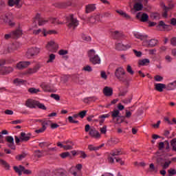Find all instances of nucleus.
I'll list each match as a JSON object with an SVG mask.
<instances>
[{"instance_id":"nucleus-1","label":"nucleus","mask_w":176,"mask_h":176,"mask_svg":"<svg viewBox=\"0 0 176 176\" xmlns=\"http://www.w3.org/2000/svg\"><path fill=\"white\" fill-rule=\"evenodd\" d=\"M156 162L157 164H160V166H162L163 168V170L160 171L161 175H166V169L170 167V165L171 164V161L167 160L164 157V156H159L157 157Z\"/></svg>"},{"instance_id":"nucleus-2","label":"nucleus","mask_w":176,"mask_h":176,"mask_svg":"<svg viewBox=\"0 0 176 176\" xmlns=\"http://www.w3.org/2000/svg\"><path fill=\"white\" fill-rule=\"evenodd\" d=\"M67 25L69 30H75L78 25H79V21L74 16V14H69L66 17Z\"/></svg>"},{"instance_id":"nucleus-3","label":"nucleus","mask_w":176,"mask_h":176,"mask_svg":"<svg viewBox=\"0 0 176 176\" xmlns=\"http://www.w3.org/2000/svg\"><path fill=\"white\" fill-rule=\"evenodd\" d=\"M116 78L120 82H126L127 80V77L126 76V71L123 67H118L114 73Z\"/></svg>"},{"instance_id":"nucleus-4","label":"nucleus","mask_w":176,"mask_h":176,"mask_svg":"<svg viewBox=\"0 0 176 176\" xmlns=\"http://www.w3.org/2000/svg\"><path fill=\"white\" fill-rule=\"evenodd\" d=\"M23 34V32L21 30L18 29L10 34H5L4 38L5 39H10V38H13L14 39H16V38H20Z\"/></svg>"},{"instance_id":"nucleus-5","label":"nucleus","mask_w":176,"mask_h":176,"mask_svg":"<svg viewBox=\"0 0 176 176\" xmlns=\"http://www.w3.org/2000/svg\"><path fill=\"white\" fill-rule=\"evenodd\" d=\"M46 49L48 50V52L56 53V52L58 50V45H57V43H56L54 41H51L47 43Z\"/></svg>"},{"instance_id":"nucleus-6","label":"nucleus","mask_w":176,"mask_h":176,"mask_svg":"<svg viewBox=\"0 0 176 176\" xmlns=\"http://www.w3.org/2000/svg\"><path fill=\"white\" fill-rule=\"evenodd\" d=\"M9 16H10V14L8 12H3L1 16L0 19L3 21V23H8V25L10 27H13L14 25V22L12 21L9 19Z\"/></svg>"},{"instance_id":"nucleus-7","label":"nucleus","mask_w":176,"mask_h":176,"mask_svg":"<svg viewBox=\"0 0 176 176\" xmlns=\"http://www.w3.org/2000/svg\"><path fill=\"white\" fill-rule=\"evenodd\" d=\"M122 151L121 150H114L110 153V155H109L108 160L110 163H114L115 162V156H119L120 155H122Z\"/></svg>"},{"instance_id":"nucleus-8","label":"nucleus","mask_w":176,"mask_h":176,"mask_svg":"<svg viewBox=\"0 0 176 176\" xmlns=\"http://www.w3.org/2000/svg\"><path fill=\"white\" fill-rule=\"evenodd\" d=\"M33 21L35 23V24L38 23V25L41 27L42 25H45V24H46V23H47L49 21L44 19L43 18L41 17V14H37L34 18Z\"/></svg>"},{"instance_id":"nucleus-9","label":"nucleus","mask_w":176,"mask_h":176,"mask_svg":"<svg viewBox=\"0 0 176 176\" xmlns=\"http://www.w3.org/2000/svg\"><path fill=\"white\" fill-rule=\"evenodd\" d=\"M39 52V48L38 47L30 48L28 50L26 53V57L28 58H32V57H34V56H36V54H38Z\"/></svg>"},{"instance_id":"nucleus-10","label":"nucleus","mask_w":176,"mask_h":176,"mask_svg":"<svg viewBox=\"0 0 176 176\" xmlns=\"http://www.w3.org/2000/svg\"><path fill=\"white\" fill-rule=\"evenodd\" d=\"M14 170L15 172H16L19 175H21L22 173L23 172V174H31V170H25V168L24 166L20 165L18 166H14Z\"/></svg>"},{"instance_id":"nucleus-11","label":"nucleus","mask_w":176,"mask_h":176,"mask_svg":"<svg viewBox=\"0 0 176 176\" xmlns=\"http://www.w3.org/2000/svg\"><path fill=\"white\" fill-rule=\"evenodd\" d=\"M100 21H101V16L100 14H94L89 18V22L91 23V24H96V23H98Z\"/></svg>"},{"instance_id":"nucleus-12","label":"nucleus","mask_w":176,"mask_h":176,"mask_svg":"<svg viewBox=\"0 0 176 176\" xmlns=\"http://www.w3.org/2000/svg\"><path fill=\"white\" fill-rule=\"evenodd\" d=\"M136 17L142 23H146V21L149 20V15H148L146 13L138 12Z\"/></svg>"},{"instance_id":"nucleus-13","label":"nucleus","mask_w":176,"mask_h":176,"mask_svg":"<svg viewBox=\"0 0 176 176\" xmlns=\"http://www.w3.org/2000/svg\"><path fill=\"white\" fill-rule=\"evenodd\" d=\"M17 49H19V43H14L8 46V50L4 52L3 54L13 53V52L17 50Z\"/></svg>"},{"instance_id":"nucleus-14","label":"nucleus","mask_w":176,"mask_h":176,"mask_svg":"<svg viewBox=\"0 0 176 176\" xmlns=\"http://www.w3.org/2000/svg\"><path fill=\"white\" fill-rule=\"evenodd\" d=\"M13 72V67H2L0 69L1 75H8Z\"/></svg>"},{"instance_id":"nucleus-15","label":"nucleus","mask_w":176,"mask_h":176,"mask_svg":"<svg viewBox=\"0 0 176 176\" xmlns=\"http://www.w3.org/2000/svg\"><path fill=\"white\" fill-rule=\"evenodd\" d=\"M52 175L67 176V170L64 169H55L52 171Z\"/></svg>"},{"instance_id":"nucleus-16","label":"nucleus","mask_w":176,"mask_h":176,"mask_svg":"<svg viewBox=\"0 0 176 176\" xmlns=\"http://www.w3.org/2000/svg\"><path fill=\"white\" fill-rule=\"evenodd\" d=\"M30 64L31 62L30 61H21L16 64V68L18 69H24L25 68H27V67H29Z\"/></svg>"},{"instance_id":"nucleus-17","label":"nucleus","mask_w":176,"mask_h":176,"mask_svg":"<svg viewBox=\"0 0 176 176\" xmlns=\"http://www.w3.org/2000/svg\"><path fill=\"white\" fill-rule=\"evenodd\" d=\"M36 104H38V100L32 99H28L25 102V105L28 108H36Z\"/></svg>"},{"instance_id":"nucleus-18","label":"nucleus","mask_w":176,"mask_h":176,"mask_svg":"<svg viewBox=\"0 0 176 176\" xmlns=\"http://www.w3.org/2000/svg\"><path fill=\"white\" fill-rule=\"evenodd\" d=\"M144 45H146V46H148V47H155V45H157V40L156 39H151V40H144V41L143 42Z\"/></svg>"},{"instance_id":"nucleus-19","label":"nucleus","mask_w":176,"mask_h":176,"mask_svg":"<svg viewBox=\"0 0 176 176\" xmlns=\"http://www.w3.org/2000/svg\"><path fill=\"white\" fill-rule=\"evenodd\" d=\"M6 140L8 142L9 148L11 149L16 148V146H14V139L12 136H6Z\"/></svg>"},{"instance_id":"nucleus-20","label":"nucleus","mask_w":176,"mask_h":176,"mask_svg":"<svg viewBox=\"0 0 176 176\" xmlns=\"http://www.w3.org/2000/svg\"><path fill=\"white\" fill-rule=\"evenodd\" d=\"M131 47V45L130 44H122V43H118L116 46V49L117 50H127V49H130Z\"/></svg>"},{"instance_id":"nucleus-21","label":"nucleus","mask_w":176,"mask_h":176,"mask_svg":"<svg viewBox=\"0 0 176 176\" xmlns=\"http://www.w3.org/2000/svg\"><path fill=\"white\" fill-rule=\"evenodd\" d=\"M89 134V135H91V137H93L94 138H100V137H101L100 132L96 130V129H91Z\"/></svg>"},{"instance_id":"nucleus-22","label":"nucleus","mask_w":176,"mask_h":176,"mask_svg":"<svg viewBox=\"0 0 176 176\" xmlns=\"http://www.w3.org/2000/svg\"><path fill=\"white\" fill-rule=\"evenodd\" d=\"M90 63L93 64L94 65H96V64H101V58L100 56L98 55H96L93 58H91L89 59Z\"/></svg>"},{"instance_id":"nucleus-23","label":"nucleus","mask_w":176,"mask_h":176,"mask_svg":"<svg viewBox=\"0 0 176 176\" xmlns=\"http://www.w3.org/2000/svg\"><path fill=\"white\" fill-rule=\"evenodd\" d=\"M133 36L135 38H137V39H140V41H145V39L148 38V35L142 34L137 32H133Z\"/></svg>"},{"instance_id":"nucleus-24","label":"nucleus","mask_w":176,"mask_h":176,"mask_svg":"<svg viewBox=\"0 0 176 176\" xmlns=\"http://www.w3.org/2000/svg\"><path fill=\"white\" fill-rule=\"evenodd\" d=\"M103 94L107 97H110V96H112V94H113V90L109 87H105L103 89Z\"/></svg>"},{"instance_id":"nucleus-25","label":"nucleus","mask_w":176,"mask_h":176,"mask_svg":"<svg viewBox=\"0 0 176 176\" xmlns=\"http://www.w3.org/2000/svg\"><path fill=\"white\" fill-rule=\"evenodd\" d=\"M30 138H31V134L28 133L26 134L25 133H21V141H22V142H25L27 141H29Z\"/></svg>"},{"instance_id":"nucleus-26","label":"nucleus","mask_w":176,"mask_h":176,"mask_svg":"<svg viewBox=\"0 0 176 176\" xmlns=\"http://www.w3.org/2000/svg\"><path fill=\"white\" fill-rule=\"evenodd\" d=\"M94 10H96V5L88 4L85 6V13L87 14L91 13V12H94Z\"/></svg>"},{"instance_id":"nucleus-27","label":"nucleus","mask_w":176,"mask_h":176,"mask_svg":"<svg viewBox=\"0 0 176 176\" xmlns=\"http://www.w3.org/2000/svg\"><path fill=\"white\" fill-rule=\"evenodd\" d=\"M69 172L74 176H82V171L78 169H76L75 167H72L69 170Z\"/></svg>"},{"instance_id":"nucleus-28","label":"nucleus","mask_w":176,"mask_h":176,"mask_svg":"<svg viewBox=\"0 0 176 176\" xmlns=\"http://www.w3.org/2000/svg\"><path fill=\"white\" fill-rule=\"evenodd\" d=\"M155 89L157 90V91H160L162 93L164 89H166V85L163 83H157L155 84Z\"/></svg>"},{"instance_id":"nucleus-29","label":"nucleus","mask_w":176,"mask_h":176,"mask_svg":"<svg viewBox=\"0 0 176 176\" xmlns=\"http://www.w3.org/2000/svg\"><path fill=\"white\" fill-rule=\"evenodd\" d=\"M160 27H162L163 30H167L168 31H169L170 26L169 25H166L164 21H160L159 22V24L157 25V28L159 29L160 28Z\"/></svg>"},{"instance_id":"nucleus-30","label":"nucleus","mask_w":176,"mask_h":176,"mask_svg":"<svg viewBox=\"0 0 176 176\" xmlns=\"http://www.w3.org/2000/svg\"><path fill=\"white\" fill-rule=\"evenodd\" d=\"M41 87L43 89L44 91H52V88H50V85L46 82H43L41 85Z\"/></svg>"},{"instance_id":"nucleus-31","label":"nucleus","mask_w":176,"mask_h":176,"mask_svg":"<svg viewBox=\"0 0 176 176\" xmlns=\"http://www.w3.org/2000/svg\"><path fill=\"white\" fill-rule=\"evenodd\" d=\"M97 55V52L94 49L87 51V56L89 60H91V58H93L94 57H96V56Z\"/></svg>"},{"instance_id":"nucleus-32","label":"nucleus","mask_w":176,"mask_h":176,"mask_svg":"<svg viewBox=\"0 0 176 176\" xmlns=\"http://www.w3.org/2000/svg\"><path fill=\"white\" fill-rule=\"evenodd\" d=\"M0 166H2L6 170L10 168V165L4 160L0 158Z\"/></svg>"},{"instance_id":"nucleus-33","label":"nucleus","mask_w":176,"mask_h":176,"mask_svg":"<svg viewBox=\"0 0 176 176\" xmlns=\"http://www.w3.org/2000/svg\"><path fill=\"white\" fill-rule=\"evenodd\" d=\"M104 144L100 145V146H94V145H91V144H89L88 146V149H89V151H99L100 149H101V148H102V146H104Z\"/></svg>"},{"instance_id":"nucleus-34","label":"nucleus","mask_w":176,"mask_h":176,"mask_svg":"<svg viewBox=\"0 0 176 176\" xmlns=\"http://www.w3.org/2000/svg\"><path fill=\"white\" fill-rule=\"evenodd\" d=\"M41 69V65H36L34 68L29 69L28 70V74H35L36 72H38L39 69Z\"/></svg>"},{"instance_id":"nucleus-35","label":"nucleus","mask_w":176,"mask_h":176,"mask_svg":"<svg viewBox=\"0 0 176 176\" xmlns=\"http://www.w3.org/2000/svg\"><path fill=\"white\" fill-rule=\"evenodd\" d=\"M116 13H118V14H120V16H122V17H124L125 19H130V15L127 14V13L123 12L121 10H116Z\"/></svg>"},{"instance_id":"nucleus-36","label":"nucleus","mask_w":176,"mask_h":176,"mask_svg":"<svg viewBox=\"0 0 176 176\" xmlns=\"http://www.w3.org/2000/svg\"><path fill=\"white\" fill-rule=\"evenodd\" d=\"M41 34H43V35L44 36H46V30H45V29H43V30L38 29L37 30L33 31V34H34V35H39V34H41Z\"/></svg>"},{"instance_id":"nucleus-37","label":"nucleus","mask_w":176,"mask_h":176,"mask_svg":"<svg viewBox=\"0 0 176 176\" xmlns=\"http://www.w3.org/2000/svg\"><path fill=\"white\" fill-rule=\"evenodd\" d=\"M110 116L109 114H103L102 116H99V122H100V124H102V123H104V122H105V119L109 118Z\"/></svg>"},{"instance_id":"nucleus-38","label":"nucleus","mask_w":176,"mask_h":176,"mask_svg":"<svg viewBox=\"0 0 176 176\" xmlns=\"http://www.w3.org/2000/svg\"><path fill=\"white\" fill-rule=\"evenodd\" d=\"M38 122H40L41 123V126H43V127H46V126H52V121L51 120H38Z\"/></svg>"},{"instance_id":"nucleus-39","label":"nucleus","mask_w":176,"mask_h":176,"mask_svg":"<svg viewBox=\"0 0 176 176\" xmlns=\"http://www.w3.org/2000/svg\"><path fill=\"white\" fill-rule=\"evenodd\" d=\"M24 82H25V81L21 78H15L13 81V83H14V85L19 86L20 85L24 84Z\"/></svg>"},{"instance_id":"nucleus-40","label":"nucleus","mask_w":176,"mask_h":176,"mask_svg":"<svg viewBox=\"0 0 176 176\" xmlns=\"http://www.w3.org/2000/svg\"><path fill=\"white\" fill-rule=\"evenodd\" d=\"M49 21L52 23V24H63V21H60L56 18H50Z\"/></svg>"},{"instance_id":"nucleus-41","label":"nucleus","mask_w":176,"mask_h":176,"mask_svg":"<svg viewBox=\"0 0 176 176\" xmlns=\"http://www.w3.org/2000/svg\"><path fill=\"white\" fill-rule=\"evenodd\" d=\"M133 8L135 10H136L137 12H140V10H142V8H144V6H142V4L140 3H135Z\"/></svg>"},{"instance_id":"nucleus-42","label":"nucleus","mask_w":176,"mask_h":176,"mask_svg":"<svg viewBox=\"0 0 176 176\" xmlns=\"http://www.w3.org/2000/svg\"><path fill=\"white\" fill-rule=\"evenodd\" d=\"M35 157H38V159H41V157H42V156H43V152L39 150H36L34 151V153Z\"/></svg>"},{"instance_id":"nucleus-43","label":"nucleus","mask_w":176,"mask_h":176,"mask_svg":"<svg viewBox=\"0 0 176 176\" xmlns=\"http://www.w3.org/2000/svg\"><path fill=\"white\" fill-rule=\"evenodd\" d=\"M167 87H168V90H174V89H175L176 87V80L168 84Z\"/></svg>"},{"instance_id":"nucleus-44","label":"nucleus","mask_w":176,"mask_h":176,"mask_svg":"<svg viewBox=\"0 0 176 176\" xmlns=\"http://www.w3.org/2000/svg\"><path fill=\"white\" fill-rule=\"evenodd\" d=\"M150 60L148 58H144L143 60H140L138 62L139 65H146V64H149Z\"/></svg>"},{"instance_id":"nucleus-45","label":"nucleus","mask_w":176,"mask_h":176,"mask_svg":"<svg viewBox=\"0 0 176 176\" xmlns=\"http://www.w3.org/2000/svg\"><path fill=\"white\" fill-rule=\"evenodd\" d=\"M113 36L116 39H118V38H120V36L121 37L124 36L123 34L119 32L118 31H115L114 32H113Z\"/></svg>"},{"instance_id":"nucleus-46","label":"nucleus","mask_w":176,"mask_h":176,"mask_svg":"<svg viewBox=\"0 0 176 176\" xmlns=\"http://www.w3.org/2000/svg\"><path fill=\"white\" fill-rule=\"evenodd\" d=\"M29 93H31V94H36L37 93H39V91H41V90H39V89H36V88H30L28 89Z\"/></svg>"},{"instance_id":"nucleus-47","label":"nucleus","mask_w":176,"mask_h":176,"mask_svg":"<svg viewBox=\"0 0 176 176\" xmlns=\"http://www.w3.org/2000/svg\"><path fill=\"white\" fill-rule=\"evenodd\" d=\"M56 60V55L54 54H50L49 59L47 60V63H53Z\"/></svg>"},{"instance_id":"nucleus-48","label":"nucleus","mask_w":176,"mask_h":176,"mask_svg":"<svg viewBox=\"0 0 176 176\" xmlns=\"http://www.w3.org/2000/svg\"><path fill=\"white\" fill-rule=\"evenodd\" d=\"M170 145L173 148V151L176 152V138H174L170 141Z\"/></svg>"},{"instance_id":"nucleus-49","label":"nucleus","mask_w":176,"mask_h":176,"mask_svg":"<svg viewBox=\"0 0 176 176\" xmlns=\"http://www.w3.org/2000/svg\"><path fill=\"white\" fill-rule=\"evenodd\" d=\"M162 6H163L164 12H163V16L167 17V12H168V8L166 7L164 3H162Z\"/></svg>"},{"instance_id":"nucleus-50","label":"nucleus","mask_w":176,"mask_h":176,"mask_svg":"<svg viewBox=\"0 0 176 176\" xmlns=\"http://www.w3.org/2000/svg\"><path fill=\"white\" fill-rule=\"evenodd\" d=\"M82 71H85L86 72H91L93 71V68H91L90 65H86L82 68Z\"/></svg>"},{"instance_id":"nucleus-51","label":"nucleus","mask_w":176,"mask_h":176,"mask_svg":"<svg viewBox=\"0 0 176 176\" xmlns=\"http://www.w3.org/2000/svg\"><path fill=\"white\" fill-rule=\"evenodd\" d=\"M36 107H38V108H39L40 109L46 110V107L45 106V104L39 102V101H37V104H36Z\"/></svg>"},{"instance_id":"nucleus-52","label":"nucleus","mask_w":176,"mask_h":176,"mask_svg":"<svg viewBox=\"0 0 176 176\" xmlns=\"http://www.w3.org/2000/svg\"><path fill=\"white\" fill-rule=\"evenodd\" d=\"M119 113H120V112L119 111V110H114L112 112L111 116L115 118H119Z\"/></svg>"},{"instance_id":"nucleus-53","label":"nucleus","mask_w":176,"mask_h":176,"mask_svg":"<svg viewBox=\"0 0 176 176\" xmlns=\"http://www.w3.org/2000/svg\"><path fill=\"white\" fill-rule=\"evenodd\" d=\"M82 38L83 41H85L86 42H90V41H91V37L85 34H82Z\"/></svg>"},{"instance_id":"nucleus-54","label":"nucleus","mask_w":176,"mask_h":176,"mask_svg":"<svg viewBox=\"0 0 176 176\" xmlns=\"http://www.w3.org/2000/svg\"><path fill=\"white\" fill-rule=\"evenodd\" d=\"M133 100V97L131 96L129 98H126L122 100V102H123V104H130V102H131V100Z\"/></svg>"},{"instance_id":"nucleus-55","label":"nucleus","mask_w":176,"mask_h":176,"mask_svg":"<svg viewBox=\"0 0 176 176\" xmlns=\"http://www.w3.org/2000/svg\"><path fill=\"white\" fill-rule=\"evenodd\" d=\"M126 71L129 72V74H130V75H134V71H133L131 65H128L126 66Z\"/></svg>"},{"instance_id":"nucleus-56","label":"nucleus","mask_w":176,"mask_h":176,"mask_svg":"<svg viewBox=\"0 0 176 176\" xmlns=\"http://www.w3.org/2000/svg\"><path fill=\"white\" fill-rule=\"evenodd\" d=\"M86 113H87V111H86V110L82 111L78 113V116H80V118H81V119H83V118H85V116H86Z\"/></svg>"},{"instance_id":"nucleus-57","label":"nucleus","mask_w":176,"mask_h":176,"mask_svg":"<svg viewBox=\"0 0 176 176\" xmlns=\"http://www.w3.org/2000/svg\"><path fill=\"white\" fill-rule=\"evenodd\" d=\"M133 52L136 57H141L142 56V52H141V51H137L136 50H133Z\"/></svg>"},{"instance_id":"nucleus-58","label":"nucleus","mask_w":176,"mask_h":176,"mask_svg":"<svg viewBox=\"0 0 176 176\" xmlns=\"http://www.w3.org/2000/svg\"><path fill=\"white\" fill-rule=\"evenodd\" d=\"M154 79L156 82H162L163 80V77L159 75H157L154 77Z\"/></svg>"},{"instance_id":"nucleus-59","label":"nucleus","mask_w":176,"mask_h":176,"mask_svg":"<svg viewBox=\"0 0 176 176\" xmlns=\"http://www.w3.org/2000/svg\"><path fill=\"white\" fill-rule=\"evenodd\" d=\"M68 120L69 123H79V121L74 120L72 116H69Z\"/></svg>"},{"instance_id":"nucleus-60","label":"nucleus","mask_w":176,"mask_h":176,"mask_svg":"<svg viewBox=\"0 0 176 176\" xmlns=\"http://www.w3.org/2000/svg\"><path fill=\"white\" fill-rule=\"evenodd\" d=\"M50 97H52V98H54V100H56V101H58V100H60V96L58 94H52L50 95Z\"/></svg>"},{"instance_id":"nucleus-61","label":"nucleus","mask_w":176,"mask_h":176,"mask_svg":"<svg viewBox=\"0 0 176 176\" xmlns=\"http://www.w3.org/2000/svg\"><path fill=\"white\" fill-rule=\"evenodd\" d=\"M45 130H46V127L42 126V127L40 129L36 130V133L39 134L40 133H43V131H45Z\"/></svg>"},{"instance_id":"nucleus-62","label":"nucleus","mask_w":176,"mask_h":176,"mask_svg":"<svg viewBox=\"0 0 176 176\" xmlns=\"http://www.w3.org/2000/svg\"><path fill=\"white\" fill-rule=\"evenodd\" d=\"M100 76L102 79H104V80H106L108 78V76H107V73H105V72H101Z\"/></svg>"},{"instance_id":"nucleus-63","label":"nucleus","mask_w":176,"mask_h":176,"mask_svg":"<svg viewBox=\"0 0 176 176\" xmlns=\"http://www.w3.org/2000/svg\"><path fill=\"white\" fill-rule=\"evenodd\" d=\"M42 176H50V170H45L43 172Z\"/></svg>"},{"instance_id":"nucleus-64","label":"nucleus","mask_w":176,"mask_h":176,"mask_svg":"<svg viewBox=\"0 0 176 176\" xmlns=\"http://www.w3.org/2000/svg\"><path fill=\"white\" fill-rule=\"evenodd\" d=\"M170 45H172V46H176V37H173L170 39Z\"/></svg>"}]
</instances>
